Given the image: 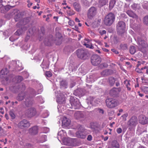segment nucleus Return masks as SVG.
<instances>
[{
	"label": "nucleus",
	"mask_w": 148,
	"mask_h": 148,
	"mask_svg": "<svg viewBox=\"0 0 148 148\" xmlns=\"http://www.w3.org/2000/svg\"><path fill=\"white\" fill-rule=\"evenodd\" d=\"M115 18V16L113 13H109L104 19L103 22L104 24L107 26L111 25L114 21Z\"/></svg>",
	"instance_id": "1"
},
{
	"label": "nucleus",
	"mask_w": 148,
	"mask_h": 148,
	"mask_svg": "<svg viewBox=\"0 0 148 148\" xmlns=\"http://www.w3.org/2000/svg\"><path fill=\"white\" fill-rule=\"evenodd\" d=\"M106 106L110 108H113L117 106L119 104L117 100L111 98L106 99Z\"/></svg>",
	"instance_id": "2"
},
{
	"label": "nucleus",
	"mask_w": 148,
	"mask_h": 148,
	"mask_svg": "<svg viewBox=\"0 0 148 148\" xmlns=\"http://www.w3.org/2000/svg\"><path fill=\"white\" fill-rule=\"evenodd\" d=\"M125 24L123 21L118 22L116 25L117 32L119 34H121L125 32Z\"/></svg>",
	"instance_id": "3"
},
{
	"label": "nucleus",
	"mask_w": 148,
	"mask_h": 148,
	"mask_svg": "<svg viewBox=\"0 0 148 148\" xmlns=\"http://www.w3.org/2000/svg\"><path fill=\"white\" fill-rule=\"evenodd\" d=\"M70 103L71 106V108L75 109H79L81 107V104L79 100L77 99H75L71 97L70 99Z\"/></svg>",
	"instance_id": "4"
},
{
	"label": "nucleus",
	"mask_w": 148,
	"mask_h": 148,
	"mask_svg": "<svg viewBox=\"0 0 148 148\" xmlns=\"http://www.w3.org/2000/svg\"><path fill=\"white\" fill-rule=\"evenodd\" d=\"M28 20L26 18H23L16 24V26L18 27H21L23 32L25 31L27 28V25H25L28 22Z\"/></svg>",
	"instance_id": "5"
},
{
	"label": "nucleus",
	"mask_w": 148,
	"mask_h": 148,
	"mask_svg": "<svg viewBox=\"0 0 148 148\" xmlns=\"http://www.w3.org/2000/svg\"><path fill=\"white\" fill-rule=\"evenodd\" d=\"M76 52L78 58L83 60H86L87 58V51L86 50L82 49H79Z\"/></svg>",
	"instance_id": "6"
},
{
	"label": "nucleus",
	"mask_w": 148,
	"mask_h": 148,
	"mask_svg": "<svg viewBox=\"0 0 148 148\" xmlns=\"http://www.w3.org/2000/svg\"><path fill=\"white\" fill-rule=\"evenodd\" d=\"M91 62L94 66H97L101 62L100 57L97 55H93L91 58Z\"/></svg>",
	"instance_id": "7"
},
{
	"label": "nucleus",
	"mask_w": 148,
	"mask_h": 148,
	"mask_svg": "<svg viewBox=\"0 0 148 148\" xmlns=\"http://www.w3.org/2000/svg\"><path fill=\"white\" fill-rule=\"evenodd\" d=\"M137 124L138 119L137 117L135 116L132 117L127 122L128 125L131 127H135Z\"/></svg>",
	"instance_id": "8"
},
{
	"label": "nucleus",
	"mask_w": 148,
	"mask_h": 148,
	"mask_svg": "<svg viewBox=\"0 0 148 148\" xmlns=\"http://www.w3.org/2000/svg\"><path fill=\"white\" fill-rule=\"evenodd\" d=\"M74 116L76 119L81 121L84 120L86 118L85 112L79 111L76 112Z\"/></svg>",
	"instance_id": "9"
},
{
	"label": "nucleus",
	"mask_w": 148,
	"mask_h": 148,
	"mask_svg": "<svg viewBox=\"0 0 148 148\" xmlns=\"http://www.w3.org/2000/svg\"><path fill=\"white\" fill-rule=\"evenodd\" d=\"M140 129H138L136 132V133L138 135H141V138L145 142L148 143V135L147 134L146 132L143 131L141 133H140Z\"/></svg>",
	"instance_id": "10"
},
{
	"label": "nucleus",
	"mask_w": 148,
	"mask_h": 148,
	"mask_svg": "<svg viewBox=\"0 0 148 148\" xmlns=\"http://www.w3.org/2000/svg\"><path fill=\"white\" fill-rule=\"evenodd\" d=\"M30 126L29 123L26 120L23 119L18 124V127L21 129L25 127H28Z\"/></svg>",
	"instance_id": "11"
},
{
	"label": "nucleus",
	"mask_w": 148,
	"mask_h": 148,
	"mask_svg": "<svg viewBox=\"0 0 148 148\" xmlns=\"http://www.w3.org/2000/svg\"><path fill=\"white\" fill-rule=\"evenodd\" d=\"M138 119L139 123L145 125L148 123V118L144 115H140Z\"/></svg>",
	"instance_id": "12"
},
{
	"label": "nucleus",
	"mask_w": 148,
	"mask_h": 148,
	"mask_svg": "<svg viewBox=\"0 0 148 148\" xmlns=\"http://www.w3.org/2000/svg\"><path fill=\"white\" fill-rule=\"evenodd\" d=\"M36 113V109L33 108H31L27 110L26 112V115L29 117L35 115Z\"/></svg>",
	"instance_id": "13"
},
{
	"label": "nucleus",
	"mask_w": 148,
	"mask_h": 148,
	"mask_svg": "<svg viewBox=\"0 0 148 148\" xmlns=\"http://www.w3.org/2000/svg\"><path fill=\"white\" fill-rule=\"evenodd\" d=\"M97 10L95 7H91L88 10V16L89 18H91L94 16L96 14Z\"/></svg>",
	"instance_id": "14"
},
{
	"label": "nucleus",
	"mask_w": 148,
	"mask_h": 148,
	"mask_svg": "<svg viewBox=\"0 0 148 148\" xmlns=\"http://www.w3.org/2000/svg\"><path fill=\"white\" fill-rule=\"evenodd\" d=\"M80 127V129L79 130V131L76 132V135L77 137L81 138H84L85 136L84 133V129L81 126Z\"/></svg>",
	"instance_id": "15"
},
{
	"label": "nucleus",
	"mask_w": 148,
	"mask_h": 148,
	"mask_svg": "<svg viewBox=\"0 0 148 148\" xmlns=\"http://www.w3.org/2000/svg\"><path fill=\"white\" fill-rule=\"evenodd\" d=\"M12 63L14 66H15L17 70L20 71L23 69L22 64L19 61H12Z\"/></svg>",
	"instance_id": "16"
},
{
	"label": "nucleus",
	"mask_w": 148,
	"mask_h": 148,
	"mask_svg": "<svg viewBox=\"0 0 148 148\" xmlns=\"http://www.w3.org/2000/svg\"><path fill=\"white\" fill-rule=\"evenodd\" d=\"M138 42L139 47L141 49L146 48L148 47V45L146 42L144 40L138 39Z\"/></svg>",
	"instance_id": "17"
},
{
	"label": "nucleus",
	"mask_w": 148,
	"mask_h": 148,
	"mask_svg": "<svg viewBox=\"0 0 148 148\" xmlns=\"http://www.w3.org/2000/svg\"><path fill=\"white\" fill-rule=\"evenodd\" d=\"M38 127L34 126L29 129V132L32 135H35L38 133Z\"/></svg>",
	"instance_id": "18"
},
{
	"label": "nucleus",
	"mask_w": 148,
	"mask_h": 148,
	"mask_svg": "<svg viewBox=\"0 0 148 148\" xmlns=\"http://www.w3.org/2000/svg\"><path fill=\"white\" fill-rule=\"evenodd\" d=\"M83 44L86 46V47L92 49L93 46L90 42L89 40L88 39H85V42H82Z\"/></svg>",
	"instance_id": "19"
},
{
	"label": "nucleus",
	"mask_w": 148,
	"mask_h": 148,
	"mask_svg": "<svg viewBox=\"0 0 148 148\" xmlns=\"http://www.w3.org/2000/svg\"><path fill=\"white\" fill-rule=\"evenodd\" d=\"M120 88H114L110 91V94L112 96L114 95L118 94L120 91Z\"/></svg>",
	"instance_id": "20"
},
{
	"label": "nucleus",
	"mask_w": 148,
	"mask_h": 148,
	"mask_svg": "<svg viewBox=\"0 0 148 148\" xmlns=\"http://www.w3.org/2000/svg\"><path fill=\"white\" fill-rule=\"evenodd\" d=\"M63 124L66 126H68L70 123V120L66 117L64 116L62 121Z\"/></svg>",
	"instance_id": "21"
},
{
	"label": "nucleus",
	"mask_w": 148,
	"mask_h": 148,
	"mask_svg": "<svg viewBox=\"0 0 148 148\" xmlns=\"http://www.w3.org/2000/svg\"><path fill=\"white\" fill-rule=\"evenodd\" d=\"M127 14L130 17L133 18H136L137 16L132 10H128L126 12Z\"/></svg>",
	"instance_id": "22"
},
{
	"label": "nucleus",
	"mask_w": 148,
	"mask_h": 148,
	"mask_svg": "<svg viewBox=\"0 0 148 148\" xmlns=\"http://www.w3.org/2000/svg\"><path fill=\"white\" fill-rule=\"evenodd\" d=\"M33 100L32 99H27L26 100L25 104L27 106H29L32 105L33 103Z\"/></svg>",
	"instance_id": "23"
},
{
	"label": "nucleus",
	"mask_w": 148,
	"mask_h": 148,
	"mask_svg": "<svg viewBox=\"0 0 148 148\" xmlns=\"http://www.w3.org/2000/svg\"><path fill=\"white\" fill-rule=\"evenodd\" d=\"M60 87L63 88H66L67 86V84L65 80H63L60 83Z\"/></svg>",
	"instance_id": "24"
},
{
	"label": "nucleus",
	"mask_w": 148,
	"mask_h": 148,
	"mask_svg": "<svg viewBox=\"0 0 148 148\" xmlns=\"http://www.w3.org/2000/svg\"><path fill=\"white\" fill-rule=\"evenodd\" d=\"M8 73V71L7 69H2L1 72V74L3 76V77H6L5 75H7Z\"/></svg>",
	"instance_id": "25"
},
{
	"label": "nucleus",
	"mask_w": 148,
	"mask_h": 148,
	"mask_svg": "<svg viewBox=\"0 0 148 148\" xmlns=\"http://www.w3.org/2000/svg\"><path fill=\"white\" fill-rule=\"evenodd\" d=\"M111 145L112 148H119V144L116 140L113 141Z\"/></svg>",
	"instance_id": "26"
},
{
	"label": "nucleus",
	"mask_w": 148,
	"mask_h": 148,
	"mask_svg": "<svg viewBox=\"0 0 148 148\" xmlns=\"http://www.w3.org/2000/svg\"><path fill=\"white\" fill-rule=\"evenodd\" d=\"M130 80L127 79L125 80L124 82V83L126 87L128 90H130L131 88L130 87Z\"/></svg>",
	"instance_id": "27"
},
{
	"label": "nucleus",
	"mask_w": 148,
	"mask_h": 148,
	"mask_svg": "<svg viewBox=\"0 0 148 148\" xmlns=\"http://www.w3.org/2000/svg\"><path fill=\"white\" fill-rule=\"evenodd\" d=\"M22 16L20 13H18L16 14L14 17V19L16 21H20L23 19L22 18Z\"/></svg>",
	"instance_id": "28"
},
{
	"label": "nucleus",
	"mask_w": 148,
	"mask_h": 148,
	"mask_svg": "<svg viewBox=\"0 0 148 148\" xmlns=\"http://www.w3.org/2000/svg\"><path fill=\"white\" fill-rule=\"evenodd\" d=\"M108 2V0H100L99 2V5L100 7H102L105 5Z\"/></svg>",
	"instance_id": "29"
},
{
	"label": "nucleus",
	"mask_w": 148,
	"mask_h": 148,
	"mask_svg": "<svg viewBox=\"0 0 148 148\" xmlns=\"http://www.w3.org/2000/svg\"><path fill=\"white\" fill-rule=\"evenodd\" d=\"M73 93L76 96H79L82 95V92L81 89H78L74 91Z\"/></svg>",
	"instance_id": "30"
},
{
	"label": "nucleus",
	"mask_w": 148,
	"mask_h": 148,
	"mask_svg": "<svg viewBox=\"0 0 148 148\" xmlns=\"http://www.w3.org/2000/svg\"><path fill=\"white\" fill-rule=\"evenodd\" d=\"M41 66L44 70L48 68L49 65L47 62L43 61L41 65Z\"/></svg>",
	"instance_id": "31"
},
{
	"label": "nucleus",
	"mask_w": 148,
	"mask_h": 148,
	"mask_svg": "<svg viewBox=\"0 0 148 148\" xmlns=\"http://www.w3.org/2000/svg\"><path fill=\"white\" fill-rule=\"evenodd\" d=\"M136 51V49L134 46H131L130 48V53L132 54H134Z\"/></svg>",
	"instance_id": "32"
},
{
	"label": "nucleus",
	"mask_w": 148,
	"mask_h": 148,
	"mask_svg": "<svg viewBox=\"0 0 148 148\" xmlns=\"http://www.w3.org/2000/svg\"><path fill=\"white\" fill-rule=\"evenodd\" d=\"M116 80L114 78L110 77L108 79V81L110 85L113 86Z\"/></svg>",
	"instance_id": "33"
},
{
	"label": "nucleus",
	"mask_w": 148,
	"mask_h": 148,
	"mask_svg": "<svg viewBox=\"0 0 148 148\" xmlns=\"http://www.w3.org/2000/svg\"><path fill=\"white\" fill-rule=\"evenodd\" d=\"M115 0H111L110 1L109 3V8L110 10L112 9L114 7L115 3Z\"/></svg>",
	"instance_id": "34"
},
{
	"label": "nucleus",
	"mask_w": 148,
	"mask_h": 148,
	"mask_svg": "<svg viewBox=\"0 0 148 148\" xmlns=\"http://www.w3.org/2000/svg\"><path fill=\"white\" fill-rule=\"evenodd\" d=\"M75 10L77 11H79L80 10V5L77 3H75L73 5Z\"/></svg>",
	"instance_id": "35"
},
{
	"label": "nucleus",
	"mask_w": 148,
	"mask_h": 148,
	"mask_svg": "<svg viewBox=\"0 0 148 148\" xmlns=\"http://www.w3.org/2000/svg\"><path fill=\"white\" fill-rule=\"evenodd\" d=\"M63 133V134L64 136H65L66 134V133L65 132V131L64 130H62L58 132V138H59V136H60L61 138H63V136L62 135V134Z\"/></svg>",
	"instance_id": "36"
},
{
	"label": "nucleus",
	"mask_w": 148,
	"mask_h": 148,
	"mask_svg": "<svg viewBox=\"0 0 148 148\" xmlns=\"http://www.w3.org/2000/svg\"><path fill=\"white\" fill-rule=\"evenodd\" d=\"M141 90L145 94H148V87L143 86L141 88Z\"/></svg>",
	"instance_id": "37"
},
{
	"label": "nucleus",
	"mask_w": 148,
	"mask_h": 148,
	"mask_svg": "<svg viewBox=\"0 0 148 148\" xmlns=\"http://www.w3.org/2000/svg\"><path fill=\"white\" fill-rule=\"evenodd\" d=\"M65 99L64 97H58L57 100V101L58 102L60 103H64L65 101Z\"/></svg>",
	"instance_id": "38"
},
{
	"label": "nucleus",
	"mask_w": 148,
	"mask_h": 148,
	"mask_svg": "<svg viewBox=\"0 0 148 148\" xmlns=\"http://www.w3.org/2000/svg\"><path fill=\"white\" fill-rule=\"evenodd\" d=\"M23 32V30L21 29H20L17 30V31L15 32V34L16 35L19 36L22 34Z\"/></svg>",
	"instance_id": "39"
},
{
	"label": "nucleus",
	"mask_w": 148,
	"mask_h": 148,
	"mask_svg": "<svg viewBox=\"0 0 148 148\" xmlns=\"http://www.w3.org/2000/svg\"><path fill=\"white\" fill-rule=\"evenodd\" d=\"M99 24L98 23V21H95V22H93L91 24V25L93 28H95L99 26Z\"/></svg>",
	"instance_id": "40"
},
{
	"label": "nucleus",
	"mask_w": 148,
	"mask_h": 148,
	"mask_svg": "<svg viewBox=\"0 0 148 148\" xmlns=\"http://www.w3.org/2000/svg\"><path fill=\"white\" fill-rule=\"evenodd\" d=\"M143 21L145 24L148 25V16H147L144 17Z\"/></svg>",
	"instance_id": "41"
},
{
	"label": "nucleus",
	"mask_w": 148,
	"mask_h": 148,
	"mask_svg": "<svg viewBox=\"0 0 148 148\" xmlns=\"http://www.w3.org/2000/svg\"><path fill=\"white\" fill-rule=\"evenodd\" d=\"M128 116V114L127 113H125L121 116L123 118V120L124 121H126L127 120V117Z\"/></svg>",
	"instance_id": "42"
},
{
	"label": "nucleus",
	"mask_w": 148,
	"mask_h": 148,
	"mask_svg": "<svg viewBox=\"0 0 148 148\" xmlns=\"http://www.w3.org/2000/svg\"><path fill=\"white\" fill-rule=\"evenodd\" d=\"M138 7L139 5L135 3H134L131 5L132 8L134 10H136L137 8H138Z\"/></svg>",
	"instance_id": "43"
},
{
	"label": "nucleus",
	"mask_w": 148,
	"mask_h": 148,
	"mask_svg": "<svg viewBox=\"0 0 148 148\" xmlns=\"http://www.w3.org/2000/svg\"><path fill=\"white\" fill-rule=\"evenodd\" d=\"M143 71V70H142L141 69H140L138 68H136L135 69L136 71L140 73H143L144 72V71Z\"/></svg>",
	"instance_id": "44"
},
{
	"label": "nucleus",
	"mask_w": 148,
	"mask_h": 148,
	"mask_svg": "<svg viewBox=\"0 0 148 148\" xmlns=\"http://www.w3.org/2000/svg\"><path fill=\"white\" fill-rule=\"evenodd\" d=\"M9 114L12 119H14L15 117V115L14 113L12 111H10L9 113Z\"/></svg>",
	"instance_id": "45"
},
{
	"label": "nucleus",
	"mask_w": 148,
	"mask_h": 148,
	"mask_svg": "<svg viewBox=\"0 0 148 148\" xmlns=\"http://www.w3.org/2000/svg\"><path fill=\"white\" fill-rule=\"evenodd\" d=\"M46 76L48 77H50L52 75V73L50 71H47L45 73Z\"/></svg>",
	"instance_id": "46"
},
{
	"label": "nucleus",
	"mask_w": 148,
	"mask_h": 148,
	"mask_svg": "<svg viewBox=\"0 0 148 148\" xmlns=\"http://www.w3.org/2000/svg\"><path fill=\"white\" fill-rule=\"evenodd\" d=\"M42 130L43 131V132L46 133L49 131V129L47 127H45L42 129Z\"/></svg>",
	"instance_id": "47"
},
{
	"label": "nucleus",
	"mask_w": 148,
	"mask_h": 148,
	"mask_svg": "<svg viewBox=\"0 0 148 148\" xmlns=\"http://www.w3.org/2000/svg\"><path fill=\"white\" fill-rule=\"evenodd\" d=\"M24 98V97L23 96H21V95L19 94L17 97V99L18 100L20 101L23 100Z\"/></svg>",
	"instance_id": "48"
},
{
	"label": "nucleus",
	"mask_w": 148,
	"mask_h": 148,
	"mask_svg": "<svg viewBox=\"0 0 148 148\" xmlns=\"http://www.w3.org/2000/svg\"><path fill=\"white\" fill-rule=\"evenodd\" d=\"M67 12L69 15H72L74 14V11L73 10H71L69 11H68Z\"/></svg>",
	"instance_id": "49"
},
{
	"label": "nucleus",
	"mask_w": 148,
	"mask_h": 148,
	"mask_svg": "<svg viewBox=\"0 0 148 148\" xmlns=\"http://www.w3.org/2000/svg\"><path fill=\"white\" fill-rule=\"evenodd\" d=\"M141 69L143 70V71L144 70L146 69V73L148 75V67L147 66H145L143 67Z\"/></svg>",
	"instance_id": "50"
},
{
	"label": "nucleus",
	"mask_w": 148,
	"mask_h": 148,
	"mask_svg": "<svg viewBox=\"0 0 148 148\" xmlns=\"http://www.w3.org/2000/svg\"><path fill=\"white\" fill-rule=\"evenodd\" d=\"M17 79L18 82H20L23 80V78L21 76H19L18 77Z\"/></svg>",
	"instance_id": "51"
},
{
	"label": "nucleus",
	"mask_w": 148,
	"mask_h": 148,
	"mask_svg": "<svg viewBox=\"0 0 148 148\" xmlns=\"http://www.w3.org/2000/svg\"><path fill=\"white\" fill-rule=\"evenodd\" d=\"M122 130L121 128H119L116 129V132L118 134H120L121 133Z\"/></svg>",
	"instance_id": "52"
},
{
	"label": "nucleus",
	"mask_w": 148,
	"mask_h": 148,
	"mask_svg": "<svg viewBox=\"0 0 148 148\" xmlns=\"http://www.w3.org/2000/svg\"><path fill=\"white\" fill-rule=\"evenodd\" d=\"M99 33L101 35H103L104 34H106V31L105 30L100 31L99 32Z\"/></svg>",
	"instance_id": "53"
},
{
	"label": "nucleus",
	"mask_w": 148,
	"mask_h": 148,
	"mask_svg": "<svg viewBox=\"0 0 148 148\" xmlns=\"http://www.w3.org/2000/svg\"><path fill=\"white\" fill-rule=\"evenodd\" d=\"M98 112L102 114H103L104 113V111L103 109H101L100 108H98Z\"/></svg>",
	"instance_id": "54"
},
{
	"label": "nucleus",
	"mask_w": 148,
	"mask_h": 148,
	"mask_svg": "<svg viewBox=\"0 0 148 148\" xmlns=\"http://www.w3.org/2000/svg\"><path fill=\"white\" fill-rule=\"evenodd\" d=\"M69 24L71 26H73V25H74V22L73 21H69Z\"/></svg>",
	"instance_id": "55"
},
{
	"label": "nucleus",
	"mask_w": 148,
	"mask_h": 148,
	"mask_svg": "<svg viewBox=\"0 0 148 148\" xmlns=\"http://www.w3.org/2000/svg\"><path fill=\"white\" fill-rule=\"evenodd\" d=\"M27 2L28 3L27 5L28 6V7L29 8L32 5V3L31 2L29 1H28Z\"/></svg>",
	"instance_id": "56"
},
{
	"label": "nucleus",
	"mask_w": 148,
	"mask_h": 148,
	"mask_svg": "<svg viewBox=\"0 0 148 148\" xmlns=\"http://www.w3.org/2000/svg\"><path fill=\"white\" fill-rule=\"evenodd\" d=\"M47 39H46L44 41V43L45 45H49L50 44V42L49 41V40L47 42Z\"/></svg>",
	"instance_id": "57"
},
{
	"label": "nucleus",
	"mask_w": 148,
	"mask_h": 148,
	"mask_svg": "<svg viewBox=\"0 0 148 148\" xmlns=\"http://www.w3.org/2000/svg\"><path fill=\"white\" fill-rule=\"evenodd\" d=\"M92 138V136L91 135H89L88 136L87 138V139L89 141H90L91 140Z\"/></svg>",
	"instance_id": "58"
},
{
	"label": "nucleus",
	"mask_w": 148,
	"mask_h": 148,
	"mask_svg": "<svg viewBox=\"0 0 148 148\" xmlns=\"http://www.w3.org/2000/svg\"><path fill=\"white\" fill-rule=\"evenodd\" d=\"M111 51L114 52L115 54H118L119 53L115 49H111Z\"/></svg>",
	"instance_id": "59"
},
{
	"label": "nucleus",
	"mask_w": 148,
	"mask_h": 148,
	"mask_svg": "<svg viewBox=\"0 0 148 148\" xmlns=\"http://www.w3.org/2000/svg\"><path fill=\"white\" fill-rule=\"evenodd\" d=\"M9 40L11 41H13L15 40V39L14 38L13 36H11Z\"/></svg>",
	"instance_id": "60"
},
{
	"label": "nucleus",
	"mask_w": 148,
	"mask_h": 148,
	"mask_svg": "<svg viewBox=\"0 0 148 148\" xmlns=\"http://www.w3.org/2000/svg\"><path fill=\"white\" fill-rule=\"evenodd\" d=\"M3 24V21L2 20H0V27H1Z\"/></svg>",
	"instance_id": "61"
},
{
	"label": "nucleus",
	"mask_w": 148,
	"mask_h": 148,
	"mask_svg": "<svg viewBox=\"0 0 148 148\" xmlns=\"http://www.w3.org/2000/svg\"><path fill=\"white\" fill-rule=\"evenodd\" d=\"M42 90L43 89H42V88H41L40 90H38V94H39L40 93L42 92Z\"/></svg>",
	"instance_id": "62"
},
{
	"label": "nucleus",
	"mask_w": 148,
	"mask_h": 148,
	"mask_svg": "<svg viewBox=\"0 0 148 148\" xmlns=\"http://www.w3.org/2000/svg\"><path fill=\"white\" fill-rule=\"evenodd\" d=\"M5 117L6 119L8 120L9 119L8 115L7 114H6L5 115Z\"/></svg>",
	"instance_id": "63"
},
{
	"label": "nucleus",
	"mask_w": 148,
	"mask_h": 148,
	"mask_svg": "<svg viewBox=\"0 0 148 148\" xmlns=\"http://www.w3.org/2000/svg\"><path fill=\"white\" fill-rule=\"evenodd\" d=\"M43 137H44V139L43 140V141L45 142V141H46L47 140H46V139H47V136L45 135H44L43 136Z\"/></svg>",
	"instance_id": "64"
}]
</instances>
